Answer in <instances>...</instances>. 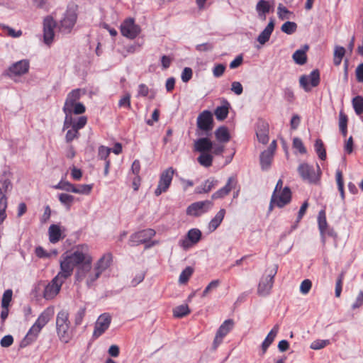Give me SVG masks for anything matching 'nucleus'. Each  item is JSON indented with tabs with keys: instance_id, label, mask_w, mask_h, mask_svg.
I'll return each instance as SVG.
<instances>
[{
	"instance_id": "nucleus-1",
	"label": "nucleus",
	"mask_w": 363,
	"mask_h": 363,
	"mask_svg": "<svg viewBox=\"0 0 363 363\" xmlns=\"http://www.w3.org/2000/svg\"><path fill=\"white\" fill-rule=\"evenodd\" d=\"M86 255L87 253L83 252L79 249L76 250L69 255L65 256L63 255L60 260V272L57 275L65 281L72 274L74 267H77V269L79 266L84 263Z\"/></svg>"
},
{
	"instance_id": "nucleus-2",
	"label": "nucleus",
	"mask_w": 363,
	"mask_h": 363,
	"mask_svg": "<svg viewBox=\"0 0 363 363\" xmlns=\"http://www.w3.org/2000/svg\"><path fill=\"white\" fill-rule=\"evenodd\" d=\"M92 258L88 254L84 263L78 267L75 272V281L82 282L86 281L89 288L95 285V282L101 275L94 267H91Z\"/></svg>"
},
{
	"instance_id": "nucleus-3",
	"label": "nucleus",
	"mask_w": 363,
	"mask_h": 363,
	"mask_svg": "<svg viewBox=\"0 0 363 363\" xmlns=\"http://www.w3.org/2000/svg\"><path fill=\"white\" fill-rule=\"evenodd\" d=\"M56 331L60 341L69 342L73 336V331L70 327L69 313L67 311H60L56 318Z\"/></svg>"
},
{
	"instance_id": "nucleus-4",
	"label": "nucleus",
	"mask_w": 363,
	"mask_h": 363,
	"mask_svg": "<svg viewBox=\"0 0 363 363\" xmlns=\"http://www.w3.org/2000/svg\"><path fill=\"white\" fill-rule=\"evenodd\" d=\"M277 265L266 269V274L263 275L259 282L257 293L259 296H266L271 292L274 284V278L277 273Z\"/></svg>"
},
{
	"instance_id": "nucleus-5",
	"label": "nucleus",
	"mask_w": 363,
	"mask_h": 363,
	"mask_svg": "<svg viewBox=\"0 0 363 363\" xmlns=\"http://www.w3.org/2000/svg\"><path fill=\"white\" fill-rule=\"evenodd\" d=\"M298 172L302 179L310 184H316L320 181L321 171L317 164V170L307 163H302L298 167Z\"/></svg>"
},
{
	"instance_id": "nucleus-6",
	"label": "nucleus",
	"mask_w": 363,
	"mask_h": 363,
	"mask_svg": "<svg viewBox=\"0 0 363 363\" xmlns=\"http://www.w3.org/2000/svg\"><path fill=\"white\" fill-rule=\"evenodd\" d=\"M174 172L175 170L172 167H169L161 173L157 187L155 190V195L156 196H159L168 190L171 185Z\"/></svg>"
},
{
	"instance_id": "nucleus-7",
	"label": "nucleus",
	"mask_w": 363,
	"mask_h": 363,
	"mask_svg": "<svg viewBox=\"0 0 363 363\" xmlns=\"http://www.w3.org/2000/svg\"><path fill=\"white\" fill-rule=\"evenodd\" d=\"M291 199V191L287 186L277 194H272L269 204V211H272L274 206L282 208L290 203Z\"/></svg>"
},
{
	"instance_id": "nucleus-8",
	"label": "nucleus",
	"mask_w": 363,
	"mask_h": 363,
	"mask_svg": "<svg viewBox=\"0 0 363 363\" xmlns=\"http://www.w3.org/2000/svg\"><path fill=\"white\" fill-rule=\"evenodd\" d=\"M235 323L233 319L225 320L218 328L215 335L212 350H216L218 347L223 342L224 337L233 330Z\"/></svg>"
},
{
	"instance_id": "nucleus-9",
	"label": "nucleus",
	"mask_w": 363,
	"mask_h": 363,
	"mask_svg": "<svg viewBox=\"0 0 363 363\" xmlns=\"http://www.w3.org/2000/svg\"><path fill=\"white\" fill-rule=\"evenodd\" d=\"M224 150V144L212 142L210 139L206 138V167L212 164L213 157L211 153L215 155H221Z\"/></svg>"
},
{
	"instance_id": "nucleus-10",
	"label": "nucleus",
	"mask_w": 363,
	"mask_h": 363,
	"mask_svg": "<svg viewBox=\"0 0 363 363\" xmlns=\"http://www.w3.org/2000/svg\"><path fill=\"white\" fill-rule=\"evenodd\" d=\"M140 31V27L135 23V21L132 18L125 20L121 26V34L130 39L135 38Z\"/></svg>"
},
{
	"instance_id": "nucleus-11",
	"label": "nucleus",
	"mask_w": 363,
	"mask_h": 363,
	"mask_svg": "<svg viewBox=\"0 0 363 363\" xmlns=\"http://www.w3.org/2000/svg\"><path fill=\"white\" fill-rule=\"evenodd\" d=\"M300 86L308 92L313 87L317 86L320 83V73L318 69L313 70L309 75H302L299 79Z\"/></svg>"
},
{
	"instance_id": "nucleus-12",
	"label": "nucleus",
	"mask_w": 363,
	"mask_h": 363,
	"mask_svg": "<svg viewBox=\"0 0 363 363\" xmlns=\"http://www.w3.org/2000/svg\"><path fill=\"white\" fill-rule=\"evenodd\" d=\"M57 23L52 16H48L43 20V41L50 45L55 36L54 28H56Z\"/></svg>"
},
{
	"instance_id": "nucleus-13",
	"label": "nucleus",
	"mask_w": 363,
	"mask_h": 363,
	"mask_svg": "<svg viewBox=\"0 0 363 363\" xmlns=\"http://www.w3.org/2000/svg\"><path fill=\"white\" fill-rule=\"evenodd\" d=\"M155 235L153 229L147 228L133 234L130 237V245L131 246H137L143 243H146L151 240Z\"/></svg>"
},
{
	"instance_id": "nucleus-14",
	"label": "nucleus",
	"mask_w": 363,
	"mask_h": 363,
	"mask_svg": "<svg viewBox=\"0 0 363 363\" xmlns=\"http://www.w3.org/2000/svg\"><path fill=\"white\" fill-rule=\"evenodd\" d=\"M65 280L56 275L45 288L43 296L45 299L53 298L60 291Z\"/></svg>"
},
{
	"instance_id": "nucleus-15",
	"label": "nucleus",
	"mask_w": 363,
	"mask_h": 363,
	"mask_svg": "<svg viewBox=\"0 0 363 363\" xmlns=\"http://www.w3.org/2000/svg\"><path fill=\"white\" fill-rule=\"evenodd\" d=\"M111 322V316L108 313L101 314L95 323L93 337L94 338L100 337L109 328Z\"/></svg>"
},
{
	"instance_id": "nucleus-16",
	"label": "nucleus",
	"mask_w": 363,
	"mask_h": 363,
	"mask_svg": "<svg viewBox=\"0 0 363 363\" xmlns=\"http://www.w3.org/2000/svg\"><path fill=\"white\" fill-rule=\"evenodd\" d=\"M77 21V14L72 11H67L63 19H62L58 26L59 30L62 33H69L71 32Z\"/></svg>"
},
{
	"instance_id": "nucleus-17",
	"label": "nucleus",
	"mask_w": 363,
	"mask_h": 363,
	"mask_svg": "<svg viewBox=\"0 0 363 363\" xmlns=\"http://www.w3.org/2000/svg\"><path fill=\"white\" fill-rule=\"evenodd\" d=\"M29 69V62L26 60H20L13 63L8 69L7 75L9 76H21L26 74Z\"/></svg>"
},
{
	"instance_id": "nucleus-18",
	"label": "nucleus",
	"mask_w": 363,
	"mask_h": 363,
	"mask_svg": "<svg viewBox=\"0 0 363 363\" xmlns=\"http://www.w3.org/2000/svg\"><path fill=\"white\" fill-rule=\"evenodd\" d=\"M238 181L236 178L230 177L228 178L226 184L217 191H216L212 198L213 199H222L229 194L231 190L235 189L237 187Z\"/></svg>"
},
{
	"instance_id": "nucleus-19",
	"label": "nucleus",
	"mask_w": 363,
	"mask_h": 363,
	"mask_svg": "<svg viewBox=\"0 0 363 363\" xmlns=\"http://www.w3.org/2000/svg\"><path fill=\"white\" fill-rule=\"evenodd\" d=\"M201 238V232L196 228L191 229L185 239L181 241V246L187 249L194 244L197 243Z\"/></svg>"
},
{
	"instance_id": "nucleus-20",
	"label": "nucleus",
	"mask_w": 363,
	"mask_h": 363,
	"mask_svg": "<svg viewBox=\"0 0 363 363\" xmlns=\"http://www.w3.org/2000/svg\"><path fill=\"white\" fill-rule=\"evenodd\" d=\"M81 89H76L70 91L66 98L65 105L63 107V111H72L73 106L77 104V101L80 99Z\"/></svg>"
},
{
	"instance_id": "nucleus-21",
	"label": "nucleus",
	"mask_w": 363,
	"mask_h": 363,
	"mask_svg": "<svg viewBox=\"0 0 363 363\" xmlns=\"http://www.w3.org/2000/svg\"><path fill=\"white\" fill-rule=\"evenodd\" d=\"M230 104L225 99L222 100V104L214 110V115L219 121H223L228 116Z\"/></svg>"
},
{
	"instance_id": "nucleus-22",
	"label": "nucleus",
	"mask_w": 363,
	"mask_h": 363,
	"mask_svg": "<svg viewBox=\"0 0 363 363\" xmlns=\"http://www.w3.org/2000/svg\"><path fill=\"white\" fill-rule=\"evenodd\" d=\"M112 262V255L107 253L104 255L94 264L96 271H98L101 274L106 271L111 265Z\"/></svg>"
},
{
	"instance_id": "nucleus-23",
	"label": "nucleus",
	"mask_w": 363,
	"mask_h": 363,
	"mask_svg": "<svg viewBox=\"0 0 363 363\" xmlns=\"http://www.w3.org/2000/svg\"><path fill=\"white\" fill-rule=\"evenodd\" d=\"M216 140L218 143L225 144L230 140V135L226 126L222 125L214 132Z\"/></svg>"
},
{
	"instance_id": "nucleus-24",
	"label": "nucleus",
	"mask_w": 363,
	"mask_h": 363,
	"mask_svg": "<svg viewBox=\"0 0 363 363\" xmlns=\"http://www.w3.org/2000/svg\"><path fill=\"white\" fill-rule=\"evenodd\" d=\"M256 135L259 143L267 144L269 142L268 125L264 122L258 124Z\"/></svg>"
},
{
	"instance_id": "nucleus-25",
	"label": "nucleus",
	"mask_w": 363,
	"mask_h": 363,
	"mask_svg": "<svg viewBox=\"0 0 363 363\" xmlns=\"http://www.w3.org/2000/svg\"><path fill=\"white\" fill-rule=\"evenodd\" d=\"M279 330V326L278 325H275L265 337L264 340L262 344V350L263 354H264L267 352L268 347L274 342L276 336L278 334Z\"/></svg>"
},
{
	"instance_id": "nucleus-26",
	"label": "nucleus",
	"mask_w": 363,
	"mask_h": 363,
	"mask_svg": "<svg viewBox=\"0 0 363 363\" xmlns=\"http://www.w3.org/2000/svg\"><path fill=\"white\" fill-rule=\"evenodd\" d=\"M53 315V309L48 308L39 315L35 323L42 329L49 322Z\"/></svg>"
},
{
	"instance_id": "nucleus-27",
	"label": "nucleus",
	"mask_w": 363,
	"mask_h": 363,
	"mask_svg": "<svg viewBox=\"0 0 363 363\" xmlns=\"http://www.w3.org/2000/svg\"><path fill=\"white\" fill-rule=\"evenodd\" d=\"M274 28V21L272 18L269 22L267 27L264 29V30L259 35L257 38V41L263 45L266 42H267L270 38L272 33L273 32Z\"/></svg>"
},
{
	"instance_id": "nucleus-28",
	"label": "nucleus",
	"mask_w": 363,
	"mask_h": 363,
	"mask_svg": "<svg viewBox=\"0 0 363 363\" xmlns=\"http://www.w3.org/2000/svg\"><path fill=\"white\" fill-rule=\"evenodd\" d=\"M274 154L271 153L270 151H263L260 154L259 162L260 166L262 170L266 171L271 167L273 161Z\"/></svg>"
},
{
	"instance_id": "nucleus-29",
	"label": "nucleus",
	"mask_w": 363,
	"mask_h": 363,
	"mask_svg": "<svg viewBox=\"0 0 363 363\" xmlns=\"http://www.w3.org/2000/svg\"><path fill=\"white\" fill-rule=\"evenodd\" d=\"M225 215V210L221 208L215 216V217L208 223V230L210 233L213 232L221 223Z\"/></svg>"
},
{
	"instance_id": "nucleus-30",
	"label": "nucleus",
	"mask_w": 363,
	"mask_h": 363,
	"mask_svg": "<svg viewBox=\"0 0 363 363\" xmlns=\"http://www.w3.org/2000/svg\"><path fill=\"white\" fill-rule=\"evenodd\" d=\"M204 201L195 202L186 209V214L192 216H199L203 213Z\"/></svg>"
},
{
	"instance_id": "nucleus-31",
	"label": "nucleus",
	"mask_w": 363,
	"mask_h": 363,
	"mask_svg": "<svg viewBox=\"0 0 363 363\" xmlns=\"http://www.w3.org/2000/svg\"><path fill=\"white\" fill-rule=\"evenodd\" d=\"M49 240L51 243H56L61 239L62 232L58 225L52 224L49 227Z\"/></svg>"
},
{
	"instance_id": "nucleus-32",
	"label": "nucleus",
	"mask_w": 363,
	"mask_h": 363,
	"mask_svg": "<svg viewBox=\"0 0 363 363\" xmlns=\"http://www.w3.org/2000/svg\"><path fill=\"white\" fill-rule=\"evenodd\" d=\"M271 6L269 1L266 0H259L256 5V11L260 18L264 20L266 18V14L269 12Z\"/></svg>"
},
{
	"instance_id": "nucleus-33",
	"label": "nucleus",
	"mask_w": 363,
	"mask_h": 363,
	"mask_svg": "<svg viewBox=\"0 0 363 363\" xmlns=\"http://www.w3.org/2000/svg\"><path fill=\"white\" fill-rule=\"evenodd\" d=\"M194 150L200 152L198 162L201 165L204 166V137H201L195 141Z\"/></svg>"
},
{
	"instance_id": "nucleus-34",
	"label": "nucleus",
	"mask_w": 363,
	"mask_h": 363,
	"mask_svg": "<svg viewBox=\"0 0 363 363\" xmlns=\"http://www.w3.org/2000/svg\"><path fill=\"white\" fill-rule=\"evenodd\" d=\"M41 330L38 325L34 323L26 335L23 342H26L28 345L34 341Z\"/></svg>"
},
{
	"instance_id": "nucleus-35",
	"label": "nucleus",
	"mask_w": 363,
	"mask_h": 363,
	"mask_svg": "<svg viewBox=\"0 0 363 363\" xmlns=\"http://www.w3.org/2000/svg\"><path fill=\"white\" fill-rule=\"evenodd\" d=\"M306 50H297L295 51V52L293 54V60L294 62L300 65H304L307 61V56H306V50L308 49V46H305Z\"/></svg>"
},
{
	"instance_id": "nucleus-36",
	"label": "nucleus",
	"mask_w": 363,
	"mask_h": 363,
	"mask_svg": "<svg viewBox=\"0 0 363 363\" xmlns=\"http://www.w3.org/2000/svg\"><path fill=\"white\" fill-rule=\"evenodd\" d=\"M318 228L321 235H323L328 228V223L326 220V213L325 210H321L318 213Z\"/></svg>"
},
{
	"instance_id": "nucleus-37",
	"label": "nucleus",
	"mask_w": 363,
	"mask_h": 363,
	"mask_svg": "<svg viewBox=\"0 0 363 363\" xmlns=\"http://www.w3.org/2000/svg\"><path fill=\"white\" fill-rule=\"evenodd\" d=\"M314 147L318 157L321 160H325L326 159V150L323 140L321 139H317L315 140Z\"/></svg>"
},
{
	"instance_id": "nucleus-38",
	"label": "nucleus",
	"mask_w": 363,
	"mask_h": 363,
	"mask_svg": "<svg viewBox=\"0 0 363 363\" xmlns=\"http://www.w3.org/2000/svg\"><path fill=\"white\" fill-rule=\"evenodd\" d=\"M347 121L348 118L342 111L340 112L339 114V128L344 137H346L347 133Z\"/></svg>"
},
{
	"instance_id": "nucleus-39",
	"label": "nucleus",
	"mask_w": 363,
	"mask_h": 363,
	"mask_svg": "<svg viewBox=\"0 0 363 363\" xmlns=\"http://www.w3.org/2000/svg\"><path fill=\"white\" fill-rule=\"evenodd\" d=\"M190 310L186 304L180 305L173 309V315L175 318H181L187 315Z\"/></svg>"
},
{
	"instance_id": "nucleus-40",
	"label": "nucleus",
	"mask_w": 363,
	"mask_h": 363,
	"mask_svg": "<svg viewBox=\"0 0 363 363\" xmlns=\"http://www.w3.org/2000/svg\"><path fill=\"white\" fill-rule=\"evenodd\" d=\"M352 106L357 115L359 116L363 113V97L357 96L352 99Z\"/></svg>"
},
{
	"instance_id": "nucleus-41",
	"label": "nucleus",
	"mask_w": 363,
	"mask_h": 363,
	"mask_svg": "<svg viewBox=\"0 0 363 363\" xmlns=\"http://www.w3.org/2000/svg\"><path fill=\"white\" fill-rule=\"evenodd\" d=\"M53 187L56 189L64 190L67 192L76 193V186L69 182L60 181Z\"/></svg>"
},
{
	"instance_id": "nucleus-42",
	"label": "nucleus",
	"mask_w": 363,
	"mask_h": 363,
	"mask_svg": "<svg viewBox=\"0 0 363 363\" xmlns=\"http://www.w3.org/2000/svg\"><path fill=\"white\" fill-rule=\"evenodd\" d=\"M336 182L337 184L338 190L340 193L341 198L342 199H345V191H344V181H343V175L342 172L340 170H337L335 174Z\"/></svg>"
},
{
	"instance_id": "nucleus-43",
	"label": "nucleus",
	"mask_w": 363,
	"mask_h": 363,
	"mask_svg": "<svg viewBox=\"0 0 363 363\" xmlns=\"http://www.w3.org/2000/svg\"><path fill=\"white\" fill-rule=\"evenodd\" d=\"M193 268L191 267H186L180 274L179 278V282L181 284H186L188 280L189 279L190 277L193 274Z\"/></svg>"
},
{
	"instance_id": "nucleus-44",
	"label": "nucleus",
	"mask_w": 363,
	"mask_h": 363,
	"mask_svg": "<svg viewBox=\"0 0 363 363\" xmlns=\"http://www.w3.org/2000/svg\"><path fill=\"white\" fill-rule=\"evenodd\" d=\"M345 54V50L343 47L337 46L335 47L334 52V64L339 65L341 63L342 57Z\"/></svg>"
},
{
	"instance_id": "nucleus-45",
	"label": "nucleus",
	"mask_w": 363,
	"mask_h": 363,
	"mask_svg": "<svg viewBox=\"0 0 363 363\" xmlns=\"http://www.w3.org/2000/svg\"><path fill=\"white\" fill-rule=\"evenodd\" d=\"M296 23L292 21H286L281 27V31L288 35L294 33L296 30Z\"/></svg>"
},
{
	"instance_id": "nucleus-46",
	"label": "nucleus",
	"mask_w": 363,
	"mask_h": 363,
	"mask_svg": "<svg viewBox=\"0 0 363 363\" xmlns=\"http://www.w3.org/2000/svg\"><path fill=\"white\" fill-rule=\"evenodd\" d=\"M59 201L60 203L69 208L72 203L74 202V197L67 194H60L58 196Z\"/></svg>"
},
{
	"instance_id": "nucleus-47",
	"label": "nucleus",
	"mask_w": 363,
	"mask_h": 363,
	"mask_svg": "<svg viewBox=\"0 0 363 363\" xmlns=\"http://www.w3.org/2000/svg\"><path fill=\"white\" fill-rule=\"evenodd\" d=\"M291 13H292L286 7L284 6L281 4H279L277 7V15L279 19H289Z\"/></svg>"
},
{
	"instance_id": "nucleus-48",
	"label": "nucleus",
	"mask_w": 363,
	"mask_h": 363,
	"mask_svg": "<svg viewBox=\"0 0 363 363\" xmlns=\"http://www.w3.org/2000/svg\"><path fill=\"white\" fill-rule=\"evenodd\" d=\"M204 134V111L201 112L197 118L196 135L201 136Z\"/></svg>"
},
{
	"instance_id": "nucleus-49",
	"label": "nucleus",
	"mask_w": 363,
	"mask_h": 363,
	"mask_svg": "<svg viewBox=\"0 0 363 363\" xmlns=\"http://www.w3.org/2000/svg\"><path fill=\"white\" fill-rule=\"evenodd\" d=\"M112 149L105 147L104 145H101L99 147L98 150V157L101 160H104L105 161L108 160V157L111 152Z\"/></svg>"
},
{
	"instance_id": "nucleus-50",
	"label": "nucleus",
	"mask_w": 363,
	"mask_h": 363,
	"mask_svg": "<svg viewBox=\"0 0 363 363\" xmlns=\"http://www.w3.org/2000/svg\"><path fill=\"white\" fill-rule=\"evenodd\" d=\"M344 278H345V273L344 272H341L339 274V276L337 277V279L336 281V284H335V296L337 297V298L340 297V295H341Z\"/></svg>"
},
{
	"instance_id": "nucleus-51",
	"label": "nucleus",
	"mask_w": 363,
	"mask_h": 363,
	"mask_svg": "<svg viewBox=\"0 0 363 363\" xmlns=\"http://www.w3.org/2000/svg\"><path fill=\"white\" fill-rule=\"evenodd\" d=\"M12 290L8 289L6 290L3 294L2 300H1V306L2 308H8L9 303L12 298Z\"/></svg>"
},
{
	"instance_id": "nucleus-52",
	"label": "nucleus",
	"mask_w": 363,
	"mask_h": 363,
	"mask_svg": "<svg viewBox=\"0 0 363 363\" xmlns=\"http://www.w3.org/2000/svg\"><path fill=\"white\" fill-rule=\"evenodd\" d=\"M79 136V130L75 129L74 128H72L66 133V136H65L66 142L70 143L74 139L78 138Z\"/></svg>"
},
{
	"instance_id": "nucleus-53",
	"label": "nucleus",
	"mask_w": 363,
	"mask_h": 363,
	"mask_svg": "<svg viewBox=\"0 0 363 363\" xmlns=\"http://www.w3.org/2000/svg\"><path fill=\"white\" fill-rule=\"evenodd\" d=\"M293 147L297 149L301 154H305L307 152L302 140L298 138H294Z\"/></svg>"
},
{
	"instance_id": "nucleus-54",
	"label": "nucleus",
	"mask_w": 363,
	"mask_h": 363,
	"mask_svg": "<svg viewBox=\"0 0 363 363\" xmlns=\"http://www.w3.org/2000/svg\"><path fill=\"white\" fill-rule=\"evenodd\" d=\"M312 286V282L309 279L303 280L300 285V291L302 294L306 295L308 294Z\"/></svg>"
},
{
	"instance_id": "nucleus-55",
	"label": "nucleus",
	"mask_w": 363,
	"mask_h": 363,
	"mask_svg": "<svg viewBox=\"0 0 363 363\" xmlns=\"http://www.w3.org/2000/svg\"><path fill=\"white\" fill-rule=\"evenodd\" d=\"M92 189L91 184H81L76 186V193L80 194H89Z\"/></svg>"
},
{
	"instance_id": "nucleus-56",
	"label": "nucleus",
	"mask_w": 363,
	"mask_h": 363,
	"mask_svg": "<svg viewBox=\"0 0 363 363\" xmlns=\"http://www.w3.org/2000/svg\"><path fill=\"white\" fill-rule=\"evenodd\" d=\"M85 313H86V308L83 307V308H80L79 309V311L77 312L75 317H74L75 325H79L82 323L83 318L85 316Z\"/></svg>"
},
{
	"instance_id": "nucleus-57",
	"label": "nucleus",
	"mask_w": 363,
	"mask_h": 363,
	"mask_svg": "<svg viewBox=\"0 0 363 363\" xmlns=\"http://www.w3.org/2000/svg\"><path fill=\"white\" fill-rule=\"evenodd\" d=\"M87 122V118L86 116H80L76 121H74L72 128L77 130H79L85 126Z\"/></svg>"
},
{
	"instance_id": "nucleus-58",
	"label": "nucleus",
	"mask_w": 363,
	"mask_h": 363,
	"mask_svg": "<svg viewBox=\"0 0 363 363\" xmlns=\"http://www.w3.org/2000/svg\"><path fill=\"white\" fill-rule=\"evenodd\" d=\"M213 125V115L211 111L206 110V133L212 129Z\"/></svg>"
},
{
	"instance_id": "nucleus-59",
	"label": "nucleus",
	"mask_w": 363,
	"mask_h": 363,
	"mask_svg": "<svg viewBox=\"0 0 363 363\" xmlns=\"http://www.w3.org/2000/svg\"><path fill=\"white\" fill-rule=\"evenodd\" d=\"M329 344V340H315L311 345V348L313 350H320L326 347Z\"/></svg>"
},
{
	"instance_id": "nucleus-60",
	"label": "nucleus",
	"mask_w": 363,
	"mask_h": 363,
	"mask_svg": "<svg viewBox=\"0 0 363 363\" xmlns=\"http://www.w3.org/2000/svg\"><path fill=\"white\" fill-rule=\"evenodd\" d=\"M118 106L120 107H126L128 108H130V94H126L123 97H122L119 100Z\"/></svg>"
},
{
	"instance_id": "nucleus-61",
	"label": "nucleus",
	"mask_w": 363,
	"mask_h": 363,
	"mask_svg": "<svg viewBox=\"0 0 363 363\" xmlns=\"http://www.w3.org/2000/svg\"><path fill=\"white\" fill-rule=\"evenodd\" d=\"M192 69L190 67H185L182 73V80L188 82L192 77Z\"/></svg>"
},
{
	"instance_id": "nucleus-62",
	"label": "nucleus",
	"mask_w": 363,
	"mask_h": 363,
	"mask_svg": "<svg viewBox=\"0 0 363 363\" xmlns=\"http://www.w3.org/2000/svg\"><path fill=\"white\" fill-rule=\"evenodd\" d=\"M225 70V66L223 64H218L216 65L213 69V73L214 77H220L222 76Z\"/></svg>"
},
{
	"instance_id": "nucleus-63",
	"label": "nucleus",
	"mask_w": 363,
	"mask_h": 363,
	"mask_svg": "<svg viewBox=\"0 0 363 363\" xmlns=\"http://www.w3.org/2000/svg\"><path fill=\"white\" fill-rule=\"evenodd\" d=\"M13 342V338L12 335H5L1 340V346L3 347H8L11 346Z\"/></svg>"
},
{
	"instance_id": "nucleus-64",
	"label": "nucleus",
	"mask_w": 363,
	"mask_h": 363,
	"mask_svg": "<svg viewBox=\"0 0 363 363\" xmlns=\"http://www.w3.org/2000/svg\"><path fill=\"white\" fill-rule=\"evenodd\" d=\"M355 74L357 81L358 82H363V62L357 67Z\"/></svg>"
}]
</instances>
